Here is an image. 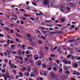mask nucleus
Wrapping results in <instances>:
<instances>
[{"mask_svg": "<svg viewBox=\"0 0 80 80\" xmlns=\"http://www.w3.org/2000/svg\"><path fill=\"white\" fill-rule=\"evenodd\" d=\"M35 76V75L32 73H31L30 77H34Z\"/></svg>", "mask_w": 80, "mask_h": 80, "instance_id": "7c9ffc66", "label": "nucleus"}, {"mask_svg": "<svg viewBox=\"0 0 80 80\" xmlns=\"http://www.w3.org/2000/svg\"><path fill=\"white\" fill-rule=\"evenodd\" d=\"M16 23H18V24H19L20 23V21H19V20H18L16 22Z\"/></svg>", "mask_w": 80, "mask_h": 80, "instance_id": "13d9d810", "label": "nucleus"}, {"mask_svg": "<svg viewBox=\"0 0 80 80\" xmlns=\"http://www.w3.org/2000/svg\"><path fill=\"white\" fill-rule=\"evenodd\" d=\"M32 45V46L33 47H35L37 45V42H34V43H32L31 44Z\"/></svg>", "mask_w": 80, "mask_h": 80, "instance_id": "2eb2a0df", "label": "nucleus"}, {"mask_svg": "<svg viewBox=\"0 0 80 80\" xmlns=\"http://www.w3.org/2000/svg\"><path fill=\"white\" fill-rule=\"evenodd\" d=\"M32 39H30L29 40V42H31V43H32L33 42V41L32 40H34V39H33V38H32Z\"/></svg>", "mask_w": 80, "mask_h": 80, "instance_id": "4be33fe9", "label": "nucleus"}, {"mask_svg": "<svg viewBox=\"0 0 80 80\" xmlns=\"http://www.w3.org/2000/svg\"><path fill=\"white\" fill-rule=\"evenodd\" d=\"M65 6H64V5L61 4L60 5V9L62 11V12H63V10H65Z\"/></svg>", "mask_w": 80, "mask_h": 80, "instance_id": "20e7f679", "label": "nucleus"}, {"mask_svg": "<svg viewBox=\"0 0 80 80\" xmlns=\"http://www.w3.org/2000/svg\"><path fill=\"white\" fill-rule=\"evenodd\" d=\"M47 72H44V76H47Z\"/></svg>", "mask_w": 80, "mask_h": 80, "instance_id": "f704fd0d", "label": "nucleus"}, {"mask_svg": "<svg viewBox=\"0 0 80 80\" xmlns=\"http://www.w3.org/2000/svg\"><path fill=\"white\" fill-rule=\"evenodd\" d=\"M25 46H26V45H23V44H22V50H24L23 49V48H25Z\"/></svg>", "mask_w": 80, "mask_h": 80, "instance_id": "412c9836", "label": "nucleus"}, {"mask_svg": "<svg viewBox=\"0 0 80 80\" xmlns=\"http://www.w3.org/2000/svg\"><path fill=\"white\" fill-rule=\"evenodd\" d=\"M71 57V54H69L68 56H67V58H70V57Z\"/></svg>", "mask_w": 80, "mask_h": 80, "instance_id": "c9c22d12", "label": "nucleus"}, {"mask_svg": "<svg viewBox=\"0 0 80 80\" xmlns=\"http://www.w3.org/2000/svg\"><path fill=\"white\" fill-rule=\"evenodd\" d=\"M53 70H54V71H55V72H56V71H57V68H56V67H53Z\"/></svg>", "mask_w": 80, "mask_h": 80, "instance_id": "e433bc0d", "label": "nucleus"}, {"mask_svg": "<svg viewBox=\"0 0 80 80\" xmlns=\"http://www.w3.org/2000/svg\"><path fill=\"white\" fill-rule=\"evenodd\" d=\"M69 4L71 7H75V4L73 2H70Z\"/></svg>", "mask_w": 80, "mask_h": 80, "instance_id": "6e6552de", "label": "nucleus"}, {"mask_svg": "<svg viewBox=\"0 0 80 80\" xmlns=\"http://www.w3.org/2000/svg\"><path fill=\"white\" fill-rule=\"evenodd\" d=\"M13 32H14L13 30L12 29H11V30L10 32L11 33H13Z\"/></svg>", "mask_w": 80, "mask_h": 80, "instance_id": "052dcab7", "label": "nucleus"}, {"mask_svg": "<svg viewBox=\"0 0 80 80\" xmlns=\"http://www.w3.org/2000/svg\"><path fill=\"white\" fill-rule=\"evenodd\" d=\"M11 20H18V18H11Z\"/></svg>", "mask_w": 80, "mask_h": 80, "instance_id": "b1692460", "label": "nucleus"}, {"mask_svg": "<svg viewBox=\"0 0 80 80\" xmlns=\"http://www.w3.org/2000/svg\"><path fill=\"white\" fill-rule=\"evenodd\" d=\"M43 2L44 3V4L46 5H48V3H49V1L48 0H44L43 1Z\"/></svg>", "mask_w": 80, "mask_h": 80, "instance_id": "0eeeda50", "label": "nucleus"}, {"mask_svg": "<svg viewBox=\"0 0 80 80\" xmlns=\"http://www.w3.org/2000/svg\"><path fill=\"white\" fill-rule=\"evenodd\" d=\"M19 75L20 77H23V73H22V72H19Z\"/></svg>", "mask_w": 80, "mask_h": 80, "instance_id": "dca6fc26", "label": "nucleus"}, {"mask_svg": "<svg viewBox=\"0 0 80 80\" xmlns=\"http://www.w3.org/2000/svg\"><path fill=\"white\" fill-rule=\"evenodd\" d=\"M75 42V39H72L69 40L70 43H71V42Z\"/></svg>", "mask_w": 80, "mask_h": 80, "instance_id": "2f4dec72", "label": "nucleus"}, {"mask_svg": "<svg viewBox=\"0 0 80 80\" xmlns=\"http://www.w3.org/2000/svg\"><path fill=\"white\" fill-rule=\"evenodd\" d=\"M27 71H28L29 72H30V71H31L30 68L28 69V70H27Z\"/></svg>", "mask_w": 80, "mask_h": 80, "instance_id": "774afa93", "label": "nucleus"}, {"mask_svg": "<svg viewBox=\"0 0 80 80\" xmlns=\"http://www.w3.org/2000/svg\"><path fill=\"white\" fill-rule=\"evenodd\" d=\"M13 15H14V17L17 18H18V17H17V16L15 15V14H13Z\"/></svg>", "mask_w": 80, "mask_h": 80, "instance_id": "3c124183", "label": "nucleus"}, {"mask_svg": "<svg viewBox=\"0 0 80 80\" xmlns=\"http://www.w3.org/2000/svg\"><path fill=\"white\" fill-rule=\"evenodd\" d=\"M57 2L55 1H53L51 3V5L52 6H55V5L56 4Z\"/></svg>", "mask_w": 80, "mask_h": 80, "instance_id": "1a4fd4ad", "label": "nucleus"}, {"mask_svg": "<svg viewBox=\"0 0 80 80\" xmlns=\"http://www.w3.org/2000/svg\"><path fill=\"white\" fill-rule=\"evenodd\" d=\"M72 28H75V25H72L71 26Z\"/></svg>", "mask_w": 80, "mask_h": 80, "instance_id": "0e129e2a", "label": "nucleus"}, {"mask_svg": "<svg viewBox=\"0 0 80 80\" xmlns=\"http://www.w3.org/2000/svg\"><path fill=\"white\" fill-rule=\"evenodd\" d=\"M66 61H67V59H63L62 60V62L63 63L65 62Z\"/></svg>", "mask_w": 80, "mask_h": 80, "instance_id": "bf43d9fd", "label": "nucleus"}, {"mask_svg": "<svg viewBox=\"0 0 80 80\" xmlns=\"http://www.w3.org/2000/svg\"><path fill=\"white\" fill-rule=\"evenodd\" d=\"M34 59L35 60H37L39 59V58H38V56L37 55H34Z\"/></svg>", "mask_w": 80, "mask_h": 80, "instance_id": "39448f33", "label": "nucleus"}, {"mask_svg": "<svg viewBox=\"0 0 80 80\" xmlns=\"http://www.w3.org/2000/svg\"><path fill=\"white\" fill-rule=\"evenodd\" d=\"M39 55L41 56H42V55H43V52H42V51H40L39 53Z\"/></svg>", "mask_w": 80, "mask_h": 80, "instance_id": "5701e85b", "label": "nucleus"}, {"mask_svg": "<svg viewBox=\"0 0 80 80\" xmlns=\"http://www.w3.org/2000/svg\"><path fill=\"white\" fill-rule=\"evenodd\" d=\"M12 61H9V63L10 65V67H12V63L11 62H12Z\"/></svg>", "mask_w": 80, "mask_h": 80, "instance_id": "aec40b11", "label": "nucleus"}, {"mask_svg": "<svg viewBox=\"0 0 80 80\" xmlns=\"http://www.w3.org/2000/svg\"><path fill=\"white\" fill-rule=\"evenodd\" d=\"M59 72L60 73H63V70H62V69H59Z\"/></svg>", "mask_w": 80, "mask_h": 80, "instance_id": "a878e982", "label": "nucleus"}, {"mask_svg": "<svg viewBox=\"0 0 80 80\" xmlns=\"http://www.w3.org/2000/svg\"><path fill=\"white\" fill-rule=\"evenodd\" d=\"M73 75H76L77 76H78L80 75V73L78 72H77V71H74L72 73Z\"/></svg>", "mask_w": 80, "mask_h": 80, "instance_id": "423d86ee", "label": "nucleus"}, {"mask_svg": "<svg viewBox=\"0 0 80 80\" xmlns=\"http://www.w3.org/2000/svg\"><path fill=\"white\" fill-rule=\"evenodd\" d=\"M40 74L41 75H43V73L42 72H40Z\"/></svg>", "mask_w": 80, "mask_h": 80, "instance_id": "e2e57ef3", "label": "nucleus"}, {"mask_svg": "<svg viewBox=\"0 0 80 80\" xmlns=\"http://www.w3.org/2000/svg\"><path fill=\"white\" fill-rule=\"evenodd\" d=\"M6 52H5L4 53V55L5 57H7V55H10V52L9 50H6Z\"/></svg>", "mask_w": 80, "mask_h": 80, "instance_id": "f03ea898", "label": "nucleus"}, {"mask_svg": "<svg viewBox=\"0 0 80 80\" xmlns=\"http://www.w3.org/2000/svg\"><path fill=\"white\" fill-rule=\"evenodd\" d=\"M49 32L50 33H51V34H52V35H54L55 34V32H53L49 31Z\"/></svg>", "mask_w": 80, "mask_h": 80, "instance_id": "393cba45", "label": "nucleus"}, {"mask_svg": "<svg viewBox=\"0 0 80 80\" xmlns=\"http://www.w3.org/2000/svg\"><path fill=\"white\" fill-rule=\"evenodd\" d=\"M13 68H17V66L16 65H14L12 67Z\"/></svg>", "mask_w": 80, "mask_h": 80, "instance_id": "a19ab883", "label": "nucleus"}, {"mask_svg": "<svg viewBox=\"0 0 80 80\" xmlns=\"http://www.w3.org/2000/svg\"><path fill=\"white\" fill-rule=\"evenodd\" d=\"M16 35L17 37H18L19 38H21L22 37V36L20 34H18L17 33H16Z\"/></svg>", "mask_w": 80, "mask_h": 80, "instance_id": "f3484780", "label": "nucleus"}, {"mask_svg": "<svg viewBox=\"0 0 80 80\" xmlns=\"http://www.w3.org/2000/svg\"><path fill=\"white\" fill-rule=\"evenodd\" d=\"M63 68L65 70H68V68H67V67H65V66H64L63 67Z\"/></svg>", "mask_w": 80, "mask_h": 80, "instance_id": "ea45409f", "label": "nucleus"}, {"mask_svg": "<svg viewBox=\"0 0 80 80\" xmlns=\"http://www.w3.org/2000/svg\"><path fill=\"white\" fill-rule=\"evenodd\" d=\"M78 64L76 63L74 64V67L73 68H78Z\"/></svg>", "mask_w": 80, "mask_h": 80, "instance_id": "6ab92c4d", "label": "nucleus"}, {"mask_svg": "<svg viewBox=\"0 0 80 80\" xmlns=\"http://www.w3.org/2000/svg\"><path fill=\"white\" fill-rule=\"evenodd\" d=\"M3 35L0 33V37H3Z\"/></svg>", "mask_w": 80, "mask_h": 80, "instance_id": "de8ad7c7", "label": "nucleus"}, {"mask_svg": "<svg viewBox=\"0 0 80 80\" xmlns=\"http://www.w3.org/2000/svg\"><path fill=\"white\" fill-rule=\"evenodd\" d=\"M51 57H55V55L52 54L51 55Z\"/></svg>", "mask_w": 80, "mask_h": 80, "instance_id": "72a5a7b5", "label": "nucleus"}, {"mask_svg": "<svg viewBox=\"0 0 80 80\" xmlns=\"http://www.w3.org/2000/svg\"><path fill=\"white\" fill-rule=\"evenodd\" d=\"M60 78L61 79L64 80L65 79V75H62L60 76Z\"/></svg>", "mask_w": 80, "mask_h": 80, "instance_id": "9d476101", "label": "nucleus"}, {"mask_svg": "<svg viewBox=\"0 0 80 80\" xmlns=\"http://www.w3.org/2000/svg\"><path fill=\"white\" fill-rule=\"evenodd\" d=\"M66 8L67 10H68V11H70V8L69 7H67Z\"/></svg>", "mask_w": 80, "mask_h": 80, "instance_id": "c85d7f7f", "label": "nucleus"}, {"mask_svg": "<svg viewBox=\"0 0 80 80\" xmlns=\"http://www.w3.org/2000/svg\"><path fill=\"white\" fill-rule=\"evenodd\" d=\"M32 3L33 5H34L35 6L37 5V4H36V3L35 2H33Z\"/></svg>", "mask_w": 80, "mask_h": 80, "instance_id": "473e14b6", "label": "nucleus"}, {"mask_svg": "<svg viewBox=\"0 0 80 80\" xmlns=\"http://www.w3.org/2000/svg\"><path fill=\"white\" fill-rule=\"evenodd\" d=\"M20 23L21 25H23V24H24V22L22 21H21L20 22Z\"/></svg>", "mask_w": 80, "mask_h": 80, "instance_id": "a18cd8bd", "label": "nucleus"}, {"mask_svg": "<svg viewBox=\"0 0 80 80\" xmlns=\"http://www.w3.org/2000/svg\"><path fill=\"white\" fill-rule=\"evenodd\" d=\"M10 41L9 40H8V42H7V43L8 44H10Z\"/></svg>", "mask_w": 80, "mask_h": 80, "instance_id": "58836bf2", "label": "nucleus"}, {"mask_svg": "<svg viewBox=\"0 0 80 80\" xmlns=\"http://www.w3.org/2000/svg\"><path fill=\"white\" fill-rule=\"evenodd\" d=\"M65 73H67V74H70V72L68 70H67L65 72Z\"/></svg>", "mask_w": 80, "mask_h": 80, "instance_id": "c756f323", "label": "nucleus"}, {"mask_svg": "<svg viewBox=\"0 0 80 80\" xmlns=\"http://www.w3.org/2000/svg\"><path fill=\"white\" fill-rule=\"evenodd\" d=\"M75 63H74V62H72V67H74L75 65Z\"/></svg>", "mask_w": 80, "mask_h": 80, "instance_id": "864d4df0", "label": "nucleus"}, {"mask_svg": "<svg viewBox=\"0 0 80 80\" xmlns=\"http://www.w3.org/2000/svg\"><path fill=\"white\" fill-rule=\"evenodd\" d=\"M61 20L62 22H64L65 21V19H64V18H61Z\"/></svg>", "mask_w": 80, "mask_h": 80, "instance_id": "4d7b16f0", "label": "nucleus"}, {"mask_svg": "<svg viewBox=\"0 0 80 80\" xmlns=\"http://www.w3.org/2000/svg\"><path fill=\"white\" fill-rule=\"evenodd\" d=\"M41 37L42 39H43V40H46V39H45V38L43 37V36H41Z\"/></svg>", "mask_w": 80, "mask_h": 80, "instance_id": "4c0bfd02", "label": "nucleus"}, {"mask_svg": "<svg viewBox=\"0 0 80 80\" xmlns=\"http://www.w3.org/2000/svg\"><path fill=\"white\" fill-rule=\"evenodd\" d=\"M68 63L69 64V65H70V64H71V62L70 61H68Z\"/></svg>", "mask_w": 80, "mask_h": 80, "instance_id": "5fc2aeb1", "label": "nucleus"}, {"mask_svg": "<svg viewBox=\"0 0 80 80\" xmlns=\"http://www.w3.org/2000/svg\"><path fill=\"white\" fill-rule=\"evenodd\" d=\"M33 72L36 75H38V70L36 67H35L33 68Z\"/></svg>", "mask_w": 80, "mask_h": 80, "instance_id": "f257e3e1", "label": "nucleus"}, {"mask_svg": "<svg viewBox=\"0 0 80 80\" xmlns=\"http://www.w3.org/2000/svg\"><path fill=\"white\" fill-rule=\"evenodd\" d=\"M43 57V55H42V56H41V55H40L39 56V58H42V57Z\"/></svg>", "mask_w": 80, "mask_h": 80, "instance_id": "6e6d98bb", "label": "nucleus"}, {"mask_svg": "<svg viewBox=\"0 0 80 80\" xmlns=\"http://www.w3.org/2000/svg\"><path fill=\"white\" fill-rule=\"evenodd\" d=\"M11 53H12V54L15 55L17 53V52L15 51H11Z\"/></svg>", "mask_w": 80, "mask_h": 80, "instance_id": "ddd939ff", "label": "nucleus"}, {"mask_svg": "<svg viewBox=\"0 0 80 80\" xmlns=\"http://www.w3.org/2000/svg\"><path fill=\"white\" fill-rule=\"evenodd\" d=\"M29 19H30V20H32V21H35V19L33 18H30Z\"/></svg>", "mask_w": 80, "mask_h": 80, "instance_id": "8fccbe9b", "label": "nucleus"}, {"mask_svg": "<svg viewBox=\"0 0 80 80\" xmlns=\"http://www.w3.org/2000/svg\"><path fill=\"white\" fill-rule=\"evenodd\" d=\"M57 26H58V27H62V25L60 24H58L57 25Z\"/></svg>", "mask_w": 80, "mask_h": 80, "instance_id": "680f3d73", "label": "nucleus"}, {"mask_svg": "<svg viewBox=\"0 0 80 80\" xmlns=\"http://www.w3.org/2000/svg\"><path fill=\"white\" fill-rule=\"evenodd\" d=\"M50 74L51 75V78L53 79V80H55V76H54V74L52 72H51L50 73Z\"/></svg>", "mask_w": 80, "mask_h": 80, "instance_id": "7ed1b4c3", "label": "nucleus"}, {"mask_svg": "<svg viewBox=\"0 0 80 80\" xmlns=\"http://www.w3.org/2000/svg\"><path fill=\"white\" fill-rule=\"evenodd\" d=\"M23 70L24 71H25L27 70V68H22Z\"/></svg>", "mask_w": 80, "mask_h": 80, "instance_id": "49530a36", "label": "nucleus"}, {"mask_svg": "<svg viewBox=\"0 0 80 80\" xmlns=\"http://www.w3.org/2000/svg\"><path fill=\"white\" fill-rule=\"evenodd\" d=\"M69 29H70V30H73V29L72 28V27L71 26L69 27Z\"/></svg>", "mask_w": 80, "mask_h": 80, "instance_id": "69168bd1", "label": "nucleus"}, {"mask_svg": "<svg viewBox=\"0 0 80 80\" xmlns=\"http://www.w3.org/2000/svg\"><path fill=\"white\" fill-rule=\"evenodd\" d=\"M42 66L43 67V68L44 69L46 68V67H47V65H46L45 64H42Z\"/></svg>", "mask_w": 80, "mask_h": 80, "instance_id": "a211bd4d", "label": "nucleus"}, {"mask_svg": "<svg viewBox=\"0 0 80 80\" xmlns=\"http://www.w3.org/2000/svg\"><path fill=\"white\" fill-rule=\"evenodd\" d=\"M56 62L58 64H60V61H59V60H57L56 61Z\"/></svg>", "mask_w": 80, "mask_h": 80, "instance_id": "79ce46f5", "label": "nucleus"}, {"mask_svg": "<svg viewBox=\"0 0 80 80\" xmlns=\"http://www.w3.org/2000/svg\"><path fill=\"white\" fill-rule=\"evenodd\" d=\"M48 70L49 71H50L51 70H52V68H51V67H49L48 68Z\"/></svg>", "mask_w": 80, "mask_h": 80, "instance_id": "603ef678", "label": "nucleus"}, {"mask_svg": "<svg viewBox=\"0 0 80 80\" xmlns=\"http://www.w3.org/2000/svg\"><path fill=\"white\" fill-rule=\"evenodd\" d=\"M11 48H13L15 47V45H11Z\"/></svg>", "mask_w": 80, "mask_h": 80, "instance_id": "09e8293b", "label": "nucleus"}, {"mask_svg": "<svg viewBox=\"0 0 80 80\" xmlns=\"http://www.w3.org/2000/svg\"><path fill=\"white\" fill-rule=\"evenodd\" d=\"M18 52V55H19V56H21V55H22V51H21L20 50H19Z\"/></svg>", "mask_w": 80, "mask_h": 80, "instance_id": "4468645a", "label": "nucleus"}, {"mask_svg": "<svg viewBox=\"0 0 80 80\" xmlns=\"http://www.w3.org/2000/svg\"><path fill=\"white\" fill-rule=\"evenodd\" d=\"M24 76H29V73L28 72H26V74H24Z\"/></svg>", "mask_w": 80, "mask_h": 80, "instance_id": "cd10ccee", "label": "nucleus"}, {"mask_svg": "<svg viewBox=\"0 0 80 80\" xmlns=\"http://www.w3.org/2000/svg\"><path fill=\"white\" fill-rule=\"evenodd\" d=\"M58 51L59 52V53H63V51H61V50H60V48H59L58 49Z\"/></svg>", "mask_w": 80, "mask_h": 80, "instance_id": "9b49d317", "label": "nucleus"}, {"mask_svg": "<svg viewBox=\"0 0 80 80\" xmlns=\"http://www.w3.org/2000/svg\"><path fill=\"white\" fill-rule=\"evenodd\" d=\"M38 43H39V44H41L42 43V42L41 41H39L38 42Z\"/></svg>", "mask_w": 80, "mask_h": 80, "instance_id": "37998d69", "label": "nucleus"}, {"mask_svg": "<svg viewBox=\"0 0 80 80\" xmlns=\"http://www.w3.org/2000/svg\"><path fill=\"white\" fill-rule=\"evenodd\" d=\"M42 32L43 33H47V31L42 30Z\"/></svg>", "mask_w": 80, "mask_h": 80, "instance_id": "bb28decb", "label": "nucleus"}, {"mask_svg": "<svg viewBox=\"0 0 80 80\" xmlns=\"http://www.w3.org/2000/svg\"><path fill=\"white\" fill-rule=\"evenodd\" d=\"M70 80H75L74 78H73V77H71L70 78Z\"/></svg>", "mask_w": 80, "mask_h": 80, "instance_id": "338daca9", "label": "nucleus"}, {"mask_svg": "<svg viewBox=\"0 0 80 80\" xmlns=\"http://www.w3.org/2000/svg\"><path fill=\"white\" fill-rule=\"evenodd\" d=\"M6 78H10V76L8 72H7V73L6 74Z\"/></svg>", "mask_w": 80, "mask_h": 80, "instance_id": "f8f14e48", "label": "nucleus"}, {"mask_svg": "<svg viewBox=\"0 0 80 80\" xmlns=\"http://www.w3.org/2000/svg\"><path fill=\"white\" fill-rule=\"evenodd\" d=\"M11 79H12V80H14V77H13V76H12V75H11Z\"/></svg>", "mask_w": 80, "mask_h": 80, "instance_id": "c03bdc74", "label": "nucleus"}]
</instances>
